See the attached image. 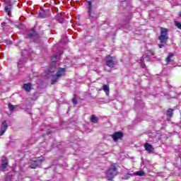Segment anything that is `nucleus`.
<instances>
[{"label":"nucleus","instance_id":"f257e3e1","mask_svg":"<svg viewBox=\"0 0 181 181\" xmlns=\"http://www.w3.org/2000/svg\"><path fill=\"white\" fill-rule=\"evenodd\" d=\"M168 32H169V29L168 28H165L161 27L160 28V35L158 37V40H160L161 44L158 45V47L160 49H162V47H163V44L166 43V42H168L169 37H168Z\"/></svg>","mask_w":181,"mask_h":181},{"label":"nucleus","instance_id":"f03ea898","mask_svg":"<svg viewBox=\"0 0 181 181\" xmlns=\"http://www.w3.org/2000/svg\"><path fill=\"white\" fill-rule=\"evenodd\" d=\"M117 175H118V168H117V164L113 163L112 164L111 168L106 172V178L107 180L112 181Z\"/></svg>","mask_w":181,"mask_h":181},{"label":"nucleus","instance_id":"7ed1b4c3","mask_svg":"<svg viewBox=\"0 0 181 181\" xmlns=\"http://www.w3.org/2000/svg\"><path fill=\"white\" fill-rule=\"evenodd\" d=\"M27 37L32 39L35 43H40V34L36 30V26L33 27Z\"/></svg>","mask_w":181,"mask_h":181},{"label":"nucleus","instance_id":"20e7f679","mask_svg":"<svg viewBox=\"0 0 181 181\" xmlns=\"http://www.w3.org/2000/svg\"><path fill=\"white\" fill-rule=\"evenodd\" d=\"M105 62L107 67H114L117 64V58L115 57H112L111 55H107L105 58Z\"/></svg>","mask_w":181,"mask_h":181},{"label":"nucleus","instance_id":"39448f33","mask_svg":"<svg viewBox=\"0 0 181 181\" xmlns=\"http://www.w3.org/2000/svg\"><path fill=\"white\" fill-rule=\"evenodd\" d=\"M37 160H33L31 162V164L30 165V168L31 169H36L39 166V163H42V162H44L45 157H37L36 158Z\"/></svg>","mask_w":181,"mask_h":181},{"label":"nucleus","instance_id":"423d86ee","mask_svg":"<svg viewBox=\"0 0 181 181\" xmlns=\"http://www.w3.org/2000/svg\"><path fill=\"white\" fill-rule=\"evenodd\" d=\"M88 13L89 15L90 19H94L95 16H97V14L94 13V11L93 10V2L91 1H88Z\"/></svg>","mask_w":181,"mask_h":181},{"label":"nucleus","instance_id":"0eeeda50","mask_svg":"<svg viewBox=\"0 0 181 181\" xmlns=\"http://www.w3.org/2000/svg\"><path fill=\"white\" fill-rule=\"evenodd\" d=\"M111 137L112 138L113 141H115V142H117V141L124 138V133H122V132H116L111 135Z\"/></svg>","mask_w":181,"mask_h":181},{"label":"nucleus","instance_id":"6e6552de","mask_svg":"<svg viewBox=\"0 0 181 181\" xmlns=\"http://www.w3.org/2000/svg\"><path fill=\"white\" fill-rule=\"evenodd\" d=\"M8 165H9V161L8 160V158H4V159L1 160V165L0 168L3 172H5V170H6Z\"/></svg>","mask_w":181,"mask_h":181},{"label":"nucleus","instance_id":"1a4fd4ad","mask_svg":"<svg viewBox=\"0 0 181 181\" xmlns=\"http://www.w3.org/2000/svg\"><path fill=\"white\" fill-rule=\"evenodd\" d=\"M144 146L145 151H146L148 153H153V151H155V148H153V146H152L151 144H150L149 143H145Z\"/></svg>","mask_w":181,"mask_h":181},{"label":"nucleus","instance_id":"9d476101","mask_svg":"<svg viewBox=\"0 0 181 181\" xmlns=\"http://www.w3.org/2000/svg\"><path fill=\"white\" fill-rule=\"evenodd\" d=\"M22 88L26 91V93H30L32 90V83H24L22 86Z\"/></svg>","mask_w":181,"mask_h":181},{"label":"nucleus","instance_id":"9b49d317","mask_svg":"<svg viewBox=\"0 0 181 181\" xmlns=\"http://www.w3.org/2000/svg\"><path fill=\"white\" fill-rule=\"evenodd\" d=\"M64 73H66V69L59 68L55 76L59 78H62V76L64 74Z\"/></svg>","mask_w":181,"mask_h":181},{"label":"nucleus","instance_id":"f8f14e48","mask_svg":"<svg viewBox=\"0 0 181 181\" xmlns=\"http://www.w3.org/2000/svg\"><path fill=\"white\" fill-rule=\"evenodd\" d=\"M13 4L11 1L8 2V6L4 8V11L6 12L7 15H11V10L13 9Z\"/></svg>","mask_w":181,"mask_h":181},{"label":"nucleus","instance_id":"ddd939ff","mask_svg":"<svg viewBox=\"0 0 181 181\" xmlns=\"http://www.w3.org/2000/svg\"><path fill=\"white\" fill-rule=\"evenodd\" d=\"M55 19L59 22V23H63V22H64V17H63V14H62V13L57 14L55 16Z\"/></svg>","mask_w":181,"mask_h":181},{"label":"nucleus","instance_id":"4468645a","mask_svg":"<svg viewBox=\"0 0 181 181\" xmlns=\"http://www.w3.org/2000/svg\"><path fill=\"white\" fill-rule=\"evenodd\" d=\"M59 80H60V78H59L58 76H57V75H54L52 77L51 79V84H56V83H57L59 81Z\"/></svg>","mask_w":181,"mask_h":181},{"label":"nucleus","instance_id":"2eb2a0df","mask_svg":"<svg viewBox=\"0 0 181 181\" xmlns=\"http://www.w3.org/2000/svg\"><path fill=\"white\" fill-rule=\"evenodd\" d=\"M103 90L105 93L106 95H110V86L104 84L103 86Z\"/></svg>","mask_w":181,"mask_h":181},{"label":"nucleus","instance_id":"dca6fc26","mask_svg":"<svg viewBox=\"0 0 181 181\" xmlns=\"http://www.w3.org/2000/svg\"><path fill=\"white\" fill-rule=\"evenodd\" d=\"M174 54L173 52H169L168 56L165 59V62H167L168 64L170 63L172 61V57H173Z\"/></svg>","mask_w":181,"mask_h":181},{"label":"nucleus","instance_id":"f3484780","mask_svg":"<svg viewBox=\"0 0 181 181\" xmlns=\"http://www.w3.org/2000/svg\"><path fill=\"white\" fill-rule=\"evenodd\" d=\"M90 122H93V124H97L98 122V118L95 117V115H92L90 117Z\"/></svg>","mask_w":181,"mask_h":181},{"label":"nucleus","instance_id":"a211bd4d","mask_svg":"<svg viewBox=\"0 0 181 181\" xmlns=\"http://www.w3.org/2000/svg\"><path fill=\"white\" fill-rule=\"evenodd\" d=\"M167 117H168V118H172V117H173V109L169 108L167 110Z\"/></svg>","mask_w":181,"mask_h":181},{"label":"nucleus","instance_id":"6ab92c4d","mask_svg":"<svg viewBox=\"0 0 181 181\" xmlns=\"http://www.w3.org/2000/svg\"><path fill=\"white\" fill-rule=\"evenodd\" d=\"M1 129H4V131H6V129H8V123L6 122V121L2 122Z\"/></svg>","mask_w":181,"mask_h":181},{"label":"nucleus","instance_id":"aec40b11","mask_svg":"<svg viewBox=\"0 0 181 181\" xmlns=\"http://www.w3.org/2000/svg\"><path fill=\"white\" fill-rule=\"evenodd\" d=\"M135 175L136 176H145V172L144 170L137 171Z\"/></svg>","mask_w":181,"mask_h":181},{"label":"nucleus","instance_id":"412c9836","mask_svg":"<svg viewBox=\"0 0 181 181\" xmlns=\"http://www.w3.org/2000/svg\"><path fill=\"white\" fill-rule=\"evenodd\" d=\"M174 25L177 28V29H180L181 30V22L180 21H174Z\"/></svg>","mask_w":181,"mask_h":181},{"label":"nucleus","instance_id":"4be33fe9","mask_svg":"<svg viewBox=\"0 0 181 181\" xmlns=\"http://www.w3.org/2000/svg\"><path fill=\"white\" fill-rule=\"evenodd\" d=\"M8 105L11 112H13V110H15V105H12V103H8Z\"/></svg>","mask_w":181,"mask_h":181},{"label":"nucleus","instance_id":"5701e85b","mask_svg":"<svg viewBox=\"0 0 181 181\" xmlns=\"http://www.w3.org/2000/svg\"><path fill=\"white\" fill-rule=\"evenodd\" d=\"M147 52L149 56H155V51H153V49H148Z\"/></svg>","mask_w":181,"mask_h":181},{"label":"nucleus","instance_id":"b1692460","mask_svg":"<svg viewBox=\"0 0 181 181\" xmlns=\"http://www.w3.org/2000/svg\"><path fill=\"white\" fill-rule=\"evenodd\" d=\"M51 62H52V63H56V62H57V56L54 55L51 57Z\"/></svg>","mask_w":181,"mask_h":181},{"label":"nucleus","instance_id":"393cba45","mask_svg":"<svg viewBox=\"0 0 181 181\" xmlns=\"http://www.w3.org/2000/svg\"><path fill=\"white\" fill-rule=\"evenodd\" d=\"M72 103L74 105H77L78 101H77V98L76 96L73 98Z\"/></svg>","mask_w":181,"mask_h":181},{"label":"nucleus","instance_id":"a878e982","mask_svg":"<svg viewBox=\"0 0 181 181\" xmlns=\"http://www.w3.org/2000/svg\"><path fill=\"white\" fill-rule=\"evenodd\" d=\"M5 132H6V130H4V129H1L0 136H1V135H4V134H5Z\"/></svg>","mask_w":181,"mask_h":181},{"label":"nucleus","instance_id":"bb28decb","mask_svg":"<svg viewBox=\"0 0 181 181\" xmlns=\"http://www.w3.org/2000/svg\"><path fill=\"white\" fill-rule=\"evenodd\" d=\"M6 25V23H1V26L4 28V26H5Z\"/></svg>","mask_w":181,"mask_h":181},{"label":"nucleus","instance_id":"cd10ccee","mask_svg":"<svg viewBox=\"0 0 181 181\" xmlns=\"http://www.w3.org/2000/svg\"><path fill=\"white\" fill-rule=\"evenodd\" d=\"M179 16L181 17V11L179 13Z\"/></svg>","mask_w":181,"mask_h":181},{"label":"nucleus","instance_id":"c85d7f7f","mask_svg":"<svg viewBox=\"0 0 181 181\" xmlns=\"http://www.w3.org/2000/svg\"><path fill=\"white\" fill-rule=\"evenodd\" d=\"M141 67L144 69V65H141Z\"/></svg>","mask_w":181,"mask_h":181}]
</instances>
